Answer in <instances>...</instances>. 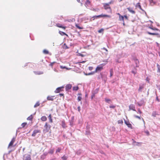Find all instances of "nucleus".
Wrapping results in <instances>:
<instances>
[{
  "label": "nucleus",
  "instance_id": "f257e3e1",
  "mask_svg": "<svg viewBox=\"0 0 160 160\" xmlns=\"http://www.w3.org/2000/svg\"><path fill=\"white\" fill-rule=\"evenodd\" d=\"M103 65L102 64H101L98 65L96 68L94 72H91V75H92L95 72H97L98 71H101L103 69Z\"/></svg>",
  "mask_w": 160,
  "mask_h": 160
},
{
  "label": "nucleus",
  "instance_id": "f03ea898",
  "mask_svg": "<svg viewBox=\"0 0 160 160\" xmlns=\"http://www.w3.org/2000/svg\"><path fill=\"white\" fill-rule=\"evenodd\" d=\"M44 128L43 131L45 132H48L51 128V126L48 124L47 122H46L44 126Z\"/></svg>",
  "mask_w": 160,
  "mask_h": 160
},
{
  "label": "nucleus",
  "instance_id": "7ed1b4c3",
  "mask_svg": "<svg viewBox=\"0 0 160 160\" xmlns=\"http://www.w3.org/2000/svg\"><path fill=\"white\" fill-rule=\"evenodd\" d=\"M64 88L63 86L59 87L57 88L56 90L55 91V92L56 93H59L61 91H63V89Z\"/></svg>",
  "mask_w": 160,
  "mask_h": 160
},
{
  "label": "nucleus",
  "instance_id": "20e7f679",
  "mask_svg": "<svg viewBox=\"0 0 160 160\" xmlns=\"http://www.w3.org/2000/svg\"><path fill=\"white\" fill-rule=\"evenodd\" d=\"M133 60L134 61V62L136 64L135 67L136 68L138 67L139 66V61L138 60L134 57L133 58Z\"/></svg>",
  "mask_w": 160,
  "mask_h": 160
},
{
  "label": "nucleus",
  "instance_id": "39448f33",
  "mask_svg": "<svg viewBox=\"0 0 160 160\" xmlns=\"http://www.w3.org/2000/svg\"><path fill=\"white\" fill-rule=\"evenodd\" d=\"M23 160H31V156L30 155H25L23 156Z\"/></svg>",
  "mask_w": 160,
  "mask_h": 160
},
{
  "label": "nucleus",
  "instance_id": "423d86ee",
  "mask_svg": "<svg viewBox=\"0 0 160 160\" xmlns=\"http://www.w3.org/2000/svg\"><path fill=\"white\" fill-rule=\"evenodd\" d=\"M98 92V89H96L95 90L92 92V95L91 97V99H93L95 96V95Z\"/></svg>",
  "mask_w": 160,
  "mask_h": 160
},
{
  "label": "nucleus",
  "instance_id": "0eeeda50",
  "mask_svg": "<svg viewBox=\"0 0 160 160\" xmlns=\"http://www.w3.org/2000/svg\"><path fill=\"white\" fill-rule=\"evenodd\" d=\"M100 76L102 80L104 81L105 82H106L107 79L106 76L105 74H102L101 73Z\"/></svg>",
  "mask_w": 160,
  "mask_h": 160
},
{
  "label": "nucleus",
  "instance_id": "6e6552de",
  "mask_svg": "<svg viewBox=\"0 0 160 160\" xmlns=\"http://www.w3.org/2000/svg\"><path fill=\"white\" fill-rule=\"evenodd\" d=\"M40 130H35L33 131V133L32 135V137H35L36 134L38 133H40Z\"/></svg>",
  "mask_w": 160,
  "mask_h": 160
},
{
  "label": "nucleus",
  "instance_id": "1a4fd4ad",
  "mask_svg": "<svg viewBox=\"0 0 160 160\" xmlns=\"http://www.w3.org/2000/svg\"><path fill=\"white\" fill-rule=\"evenodd\" d=\"M136 7L137 8H138L140 10L144 12L145 13V14L147 15L146 12L142 8L140 3L139 2H138L137 4Z\"/></svg>",
  "mask_w": 160,
  "mask_h": 160
},
{
  "label": "nucleus",
  "instance_id": "9d476101",
  "mask_svg": "<svg viewBox=\"0 0 160 160\" xmlns=\"http://www.w3.org/2000/svg\"><path fill=\"white\" fill-rule=\"evenodd\" d=\"M72 86L71 84H67L65 87V89L66 91H69L70 89H71Z\"/></svg>",
  "mask_w": 160,
  "mask_h": 160
},
{
  "label": "nucleus",
  "instance_id": "9b49d317",
  "mask_svg": "<svg viewBox=\"0 0 160 160\" xmlns=\"http://www.w3.org/2000/svg\"><path fill=\"white\" fill-rule=\"evenodd\" d=\"M144 84H139V88L138 89V91L139 92H142V89L144 88Z\"/></svg>",
  "mask_w": 160,
  "mask_h": 160
},
{
  "label": "nucleus",
  "instance_id": "f8f14e48",
  "mask_svg": "<svg viewBox=\"0 0 160 160\" xmlns=\"http://www.w3.org/2000/svg\"><path fill=\"white\" fill-rule=\"evenodd\" d=\"M129 110H132L134 111H136L135 108V107L134 105L133 104H130L129 106Z\"/></svg>",
  "mask_w": 160,
  "mask_h": 160
},
{
  "label": "nucleus",
  "instance_id": "ddd939ff",
  "mask_svg": "<svg viewBox=\"0 0 160 160\" xmlns=\"http://www.w3.org/2000/svg\"><path fill=\"white\" fill-rule=\"evenodd\" d=\"M124 122L125 124L127 125L128 128L131 129L132 128V125L129 123L128 121H127L126 120H124Z\"/></svg>",
  "mask_w": 160,
  "mask_h": 160
},
{
  "label": "nucleus",
  "instance_id": "4468645a",
  "mask_svg": "<svg viewBox=\"0 0 160 160\" xmlns=\"http://www.w3.org/2000/svg\"><path fill=\"white\" fill-rule=\"evenodd\" d=\"M15 138H16L15 137H13L11 141L10 142L9 144V145H8L9 147L12 146L13 145V143L15 141Z\"/></svg>",
  "mask_w": 160,
  "mask_h": 160
},
{
  "label": "nucleus",
  "instance_id": "2eb2a0df",
  "mask_svg": "<svg viewBox=\"0 0 160 160\" xmlns=\"http://www.w3.org/2000/svg\"><path fill=\"white\" fill-rule=\"evenodd\" d=\"M144 102V100L142 99L139 102H137V104L139 106H141Z\"/></svg>",
  "mask_w": 160,
  "mask_h": 160
},
{
  "label": "nucleus",
  "instance_id": "dca6fc26",
  "mask_svg": "<svg viewBox=\"0 0 160 160\" xmlns=\"http://www.w3.org/2000/svg\"><path fill=\"white\" fill-rule=\"evenodd\" d=\"M48 154V153L47 152H44L43 154L41 156V159L44 160L45 159Z\"/></svg>",
  "mask_w": 160,
  "mask_h": 160
},
{
  "label": "nucleus",
  "instance_id": "f3484780",
  "mask_svg": "<svg viewBox=\"0 0 160 160\" xmlns=\"http://www.w3.org/2000/svg\"><path fill=\"white\" fill-rule=\"evenodd\" d=\"M85 5L87 8H89L90 7V1L87 0L86 2Z\"/></svg>",
  "mask_w": 160,
  "mask_h": 160
},
{
  "label": "nucleus",
  "instance_id": "a211bd4d",
  "mask_svg": "<svg viewBox=\"0 0 160 160\" xmlns=\"http://www.w3.org/2000/svg\"><path fill=\"white\" fill-rule=\"evenodd\" d=\"M54 97H55V96H48L47 97V100H49V101H52L53 100V98Z\"/></svg>",
  "mask_w": 160,
  "mask_h": 160
},
{
  "label": "nucleus",
  "instance_id": "6ab92c4d",
  "mask_svg": "<svg viewBox=\"0 0 160 160\" xmlns=\"http://www.w3.org/2000/svg\"><path fill=\"white\" fill-rule=\"evenodd\" d=\"M147 33L148 34L150 35H157V36L160 35L159 34H158V33H152V32H147Z\"/></svg>",
  "mask_w": 160,
  "mask_h": 160
},
{
  "label": "nucleus",
  "instance_id": "aec40b11",
  "mask_svg": "<svg viewBox=\"0 0 160 160\" xmlns=\"http://www.w3.org/2000/svg\"><path fill=\"white\" fill-rule=\"evenodd\" d=\"M90 134V132L89 130V127L87 126L86 127V134L89 135Z\"/></svg>",
  "mask_w": 160,
  "mask_h": 160
},
{
  "label": "nucleus",
  "instance_id": "412c9836",
  "mask_svg": "<svg viewBox=\"0 0 160 160\" xmlns=\"http://www.w3.org/2000/svg\"><path fill=\"white\" fill-rule=\"evenodd\" d=\"M127 9L128 10L129 12H131L132 14H134L135 13V12L134 11H133V10H132L131 8H127Z\"/></svg>",
  "mask_w": 160,
  "mask_h": 160
},
{
  "label": "nucleus",
  "instance_id": "4be33fe9",
  "mask_svg": "<svg viewBox=\"0 0 160 160\" xmlns=\"http://www.w3.org/2000/svg\"><path fill=\"white\" fill-rule=\"evenodd\" d=\"M56 26H57V27L60 28H62L64 29H65L66 28V27L62 26V25H61L59 23L56 24Z\"/></svg>",
  "mask_w": 160,
  "mask_h": 160
},
{
  "label": "nucleus",
  "instance_id": "5701e85b",
  "mask_svg": "<svg viewBox=\"0 0 160 160\" xmlns=\"http://www.w3.org/2000/svg\"><path fill=\"white\" fill-rule=\"evenodd\" d=\"M99 16L100 18L103 17H107L108 18H110V15H106V14H102L101 15H99Z\"/></svg>",
  "mask_w": 160,
  "mask_h": 160
},
{
  "label": "nucleus",
  "instance_id": "b1692460",
  "mask_svg": "<svg viewBox=\"0 0 160 160\" xmlns=\"http://www.w3.org/2000/svg\"><path fill=\"white\" fill-rule=\"evenodd\" d=\"M62 126L63 128H65L66 127L64 120H62Z\"/></svg>",
  "mask_w": 160,
  "mask_h": 160
},
{
  "label": "nucleus",
  "instance_id": "393cba45",
  "mask_svg": "<svg viewBox=\"0 0 160 160\" xmlns=\"http://www.w3.org/2000/svg\"><path fill=\"white\" fill-rule=\"evenodd\" d=\"M119 15V19L120 21H124V17L123 16L121 15L119 13H118Z\"/></svg>",
  "mask_w": 160,
  "mask_h": 160
},
{
  "label": "nucleus",
  "instance_id": "a878e982",
  "mask_svg": "<svg viewBox=\"0 0 160 160\" xmlns=\"http://www.w3.org/2000/svg\"><path fill=\"white\" fill-rule=\"evenodd\" d=\"M59 33L62 36H64V35H66V36H68V35L66 34V33L64 32L59 31Z\"/></svg>",
  "mask_w": 160,
  "mask_h": 160
},
{
  "label": "nucleus",
  "instance_id": "bb28decb",
  "mask_svg": "<svg viewBox=\"0 0 160 160\" xmlns=\"http://www.w3.org/2000/svg\"><path fill=\"white\" fill-rule=\"evenodd\" d=\"M103 6L104 9L106 10H107L108 8L110 9V8L109 7V6L106 5V3H105L104 4Z\"/></svg>",
  "mask_w": 160,
  "mask_h": 160
},
{
  "label": "nucleus",
  "instance_id": "cd10ccee",
  "mask_svg": "<svg viewBox=\"0 0 160 160\" xmlns=\"http://www.w3.org/2000/svg\"><path fill=\"white\" fill-rule=\"evenodd\" d=\"M47 119V117L45 116H42L41 118V120L43 121H45Z\"/></svg>",
  "mask_w": 160,
  "mask_h": 160
},
{
  "label": "nucleus",
  "instance_id": "c85d7f7f",
  "mask_svg": "<svg viewBox=\"0 0 160 160\" xmlns=\"http://www.w3.org/2000/svg\"><path fill=\"white\" fill-rule=\"evenodd\" d=\"M157 66L158 68L157 72L160 73V66L157 63Z\"/></svg>",
  "mask_w": 160,
  "mask_h": 160
},
{
  "label": "nucleus",
  "instance_id": "c756f323",
  "mask_svg": "<svg viewBox=\"0 0 160 160\" xmlns=\"http://www.w3.org/2000/svg\"><path fill=\"white\" fill-rule=\"evenodd\" d=\"M34 72L36 74H38V75H40L42 74L43 73V72H36V71H34Z\"/></svg>",
  "mask_w": 160,
  "mask_h": 160
},
{
  "label": "nucleus",
  "instance_id": "7c9ffc66",
  "mask_svg": "<svg viewBox=\"0 0 160 160\" xmlns=\"http://www.w3.org/2000/svg\"><path fill=\"white\" fill-rule=\"evenodd\" d=\"M32 115H31L27 118V120H32Z\"/></svg>",
  "mask_w": 160,
  "mask_h": 160
},
{
  "label": "nucleus",
  "instance_id": "2f4dec72",
  "mask_svg": "<svg viewBox=\"0 0 160 160\" xmlns=\"http://www.w3.org/2000/svg\"><path fill=\"white\" fill-rule=\"evenodd\" d=\"M157 115L156 111L153 112L152 113V116L154 117H156Z\"/></svg>",
  "mask_w": 160,
  "mask_h": 160
},
{
  "label": "nucleus",
  "instance_id": "473e14b6",
  "mask_svg": "<svg viewBox=\"0 0 160 160\" xmlns=\"http://www.w3.org/2000/svg\"><path fill=\"white\" fill-rule=\"evenodd\" d=\"M105 102L108 103H110V102L111 101V100L110 99H108V98H105Z\"/></svg>",
  "mask_w": 160,
  "mask_h": 160
},
{
  "label": "nucleus",
  "instance_id": "72a5a7b5",
  "mask_svg": "<svg viewBox=\"0 0 160 160\" xmlns=\"http://www.w3.org/2000/svg\"><path fill=\"white\" fill-rule=\"evenodd\" d=\"M79 89L78 87L77 86L73 87V91H77Z\"/></svg>",
  "mask_w": 160,
  "mask_h": 160
},
{
  "label": "nucleus",
  "instance_id": "f704fd0d",
  "mask_svg": "<svg viewBox=\"0 0 160 160\" xmlns=\"http://www.w3.org/2000/svg\"><path fill=\"white\" fill-rule=\"evenodd\" d=\"M43 53H44L45 54H48L49 52L47 50H46V49H44L43 51Z\"/></svg>",
  "mask_w": 160,
  "mask_h": 160
},
{
  "label": "nucleus",
  "instance_id": "c9c22d12",
  "mask_svg": "<svg viewBox=\"0 0 160 160\" xmlns=\"http://www.w3.org/2000/svg\"><path fill=\"white\" fill-rule=\"evenodd\" d=\"M40 105V103H39V102H38L36 104H35L34 105V108H36L38 106H39Z\"/></svg>",
  "mask_w": 160,
  "mask_h": 160
},
{
  "label": "nucleus",
  "instance_id": "e433bc0d",
  "mask_svg": "<svg viewBox=\"0 0 160 160\" xmlns=\"http://www.w3.org/2000/svg\"><path fill=\"white\" fill-rule=\"evenodd\" d=\"M92 18H93V20H94L95 18H100V16L99 15H97V16H94L92 17Z\"/></svg>",
  "mask_w": 160,
  "mask_h": 160
},
{
  "label": "nucleus",
  "instance_id": "4c0bfd02",
  "mask_svg": "<svg viewBox=\"0 0 160 160\" xmlns=\"http://www.w3.org/2000/svg\"><path fill=\"white\" fill-rule=\"evenodd\" d=\"M68 158V157L64 155L62 157V159L63 160H66Z\"/></svg>",
  "mask_w": 160,
  "mask_h": 160
},
{
  "label": "nucleus",
  "instance_id": "58836bf2",
  "mask_svg": "<svg viewBox=\"0 0 160 160\" xmlns=\"http://www.w3.org/2000/svg\"><path fill=\"white\" fill-rule=\"evenodd\" d=\"M110 77H111L113 74V71L112 69H111L110 70Z\"/></svg>",
  "mask_w": 160,
  "mask_h": 160
},
{
  "label": "nucleus",
  "instance_id": "ea45409f",
  "mask_svg": "<svg viewBox=\"0 0 160 160\" xmlns=\"http://www.w3.org/2000/svg\"><path fill=\"white\" fill-rule=\"evenodd\" d=\"M132 73H133L134 74V75H135V74L137 73L136 69L135 68L134 70H132Z\"/></svg>",
  "mask_w": 160,
  "mask_h": 160
},
{
  "label": "nucleus",
  "instance_id": "a19ab883",
  "mask_svg": "<svg viewBox=\"0 0 160 160\" xmlns=\"http://www.w3.org/2000/svg\"><path fill=\"white\" fill-rule=\"evenodd\" d=\"M149 28L152 30H158V29L157 28H152V27H149Z\"/></svg>",
  "mask_w": 160,
  "mask_h": 160
},
{
  "label": "nucleus",
  "instance_id": "79ce46f5",
  "mask_svg": "<svg viewBox=\"0 0 160 160\" xmlns=\"http://www.w3.org/2000/svg\"><path fill=\"white\" fill-rule=\"evenodd\" d=\"M27 124V123L26 122H23L21 124L22 128H24Z\"/></svg>",
  "mask_w": 160,
  "mask_h": 160
},
{
  "label": "nucleus",
  "instance_id": "37998d69",
  "mask_svg": "<svg viewBox=\"0 0 160 160\" xmlns=\"http://www.w3.org/2000/svg\"><path fill=\"white\" fill-rule=\"evenodd\" d=\"M61 148H58L56 150V153H57V152H60V151H61Z\"/></svg>",
  "mask_w": 160,
  "mask_h": 160
},
{
  "label": "nucleus",
  "instance_id": "c03bdc74",
  "mask_svg": "<svg viewBox=\"0 0 160 160\" xmlns=\"http://www.w3.org/2000/svg\"><path fill=\"white\" fill-rule=\"evenodd\" d=\"M91 10H93L95 12H98V11L99 9H94L92 8H91Z\"/></svg>",
  "mask_w": 160,
  "mask_h": 160
},
{
  "label": "nucleus",
  "instance_id": "a18cd8bd",
  "mask_svg": "<svg viewBox=\"0 0 160 160\" xmlns=\"http://www.w3.org/2000/svg\"><path fill=\"white\" fill-rule=\"evenodd\" d=\"M74 121H72L71 120L70 121V126H72L73 125V122Z\"/></svg>",
  "mask_w": 160,
  "mask_h": 160
},
{
  "label": "nucleus",
  "instance_id": "49530a36",
  "mask_svg": "<svg viewBox=\"0 0 160 160\" xmlns=\"http://www.w3.org/2000/svg\"><path fill=\"white\" fill-rule=\"evenodd\" d=\"M48 117L49 118V120H50V122H52V119L51 118V114H50L48 116Z\"/></svg>",
  "mask_w": 160,
  "mask_h": 160
},
{
  "label": "nucleus",
  "instance_id": "de8ad7c7",
  "mask_svg": "<svg viewBox=\"0 0 160 160\" xmlns=\"http://www.w3.org/2000/svg\"><path fill=\"white\" fill-rule=\"evenodd\" d=\"M56 62H52L49 65L52 67L53 65V64L55 63Z\"/></svg>",
  "mask_w": 160,
  "mask_h": 160
},
{
  "label": "nucleus",
  "instance_id": "09e8293b",
  "mask_svg": "<svg viewBox=\"0 0 160 160\" xmlns=\"http://www.w3.org/2000/svg\"><path fill=\"white\" fill-rule=\"evenodd\" d=\"M134 117L136 118H138L139 119H141V118L140 117L136 115H134Z\"/></svg>",
  "mask_w": 160,
  "mask_h": 160
},
{
  "label": "nucleus",
  "instance_id": "8fccbe9b",
  "mask_svg": "<svg viewBox=\"0 0 160 160\" xmlns=\"http://www.w3.org/2000/svg\"><path fill=\"white\" fill-rule=\"evenodd\" d=\"M103 30L104 29L103 28H101L98 31V32L99 33H101L103 31Z\"/></svg>",
  "mask_w": 160,
  "mask_h": 160
},
{
  "label": "nucleus",
  "instance_id": "3c124183",
  "mask_svg": "<svg viewBox=\"0 0 160 160\" xmlns=\"http://www.w3.org/2000/svg\"><path fill=\"white\" fill-rule=\"evenodd\" d=\"M149 1L150 4L152 3L155 4V2L153 0H149Z\"/></svg>",
  "mask_w": 160,
  "mask_h": 160
},
{
  "label": "nucleus",
  "instance_id": "603ef678",
  "mask_svg": "<svg viewBox=\"0 0 160 160\" xmlns=\"http://www.w3.org/2000/svg\"><path fill=\"white\" fill-rule=\"evenodd\" d=\"M102 49L105 50L106 51V52H105V53L106 54H107L108 51V50L106 48L104 47L103 48H102Z\"/></svg>",
  "mask_w": 160,
  "mask_h": 160
},
{
  "label": "nucleus",
  "instance_id": "864d4df0",
  "mask_svg": "<svg viewBox=\"0 0 160 160\" xmlns=\"http://www.w3.org/2000/svg\"><path fill=\"white\" fill-rule=\"evenodd\" d=\"M82 99V97L80 96H79L78 97V101H80Z\"/></svg>",
  "mask_w": 160,
  "mask_h": 160
},
{
  "label": "nucleus",
  "instance_id": "5fc2aeb1",
  "mask_svg": "<svg viewBox=\"0 0 160 160\" xmlns=\"http://www.w3.org/2000/svg\"><path fill=\"white\" fill-rule=\"evenodd\" d=\"M116 107V105H110L109 106V108H114Z\"/></svg>",
  "mask_w": 160,
  "mask_h": 160
},
{
  "label": "nucleus",
  "instance_id": "6e6d98bb",
  "mask_svg": "<svg viewBox=\"0 0 160 160\" xmlns=\"http://www.w3.org/2000/svg\"><path fill=\"white\" fill-rule=\"evenodd\" d=\"M78 56H81L82 57H83L84 56V55L83 54H82V53H78Z\"/></svg>",
  "mask_w": 160,
  "mask_h": 160
},
{
  "label": "nucleus",
  "instance_id": "4d7b16f0",
  "mask_svg": "<svg viewBox=\"0 0 160 160\" xmlns=\"http://www.w3.org/2000/svg\"><path fill=\"white\" fill-rule=\"evenodd\" d=\"M145 132L146 133V134H147V135H148H148H149V132L148 131H145Z\"/></svg>",
  "mask_w": 160,
  "mask_h": 160
},
{
  "label": "nucleus",
  "instance_id": "13d9d810",
  "mask_svg": "<svg viewBox=\"0 0 160 160\" xmlns=\"http://www.w3.org/2000/svg\"><path fill=\"white\" fill-rule=\"evenodd\" d=\"M76 27L78 28L79 29H81L82 28L80 27V26H79L77 24H76Z\"/></svg>",
  "mask_w": 160,
  "mask_h": 160
},
{
  "label": "nucleus",
  "instance_id": "bf43d9fd",
  "mask_svg": "<svg viewBox=\"0 0 160 160\" xmlns=\"http://www.w3.org/2000/svg\"><path fill=\"white\" fill-rule=\"evenodd\" d=\"M118 122V123H123V121L122 120H119Z\"/></svg>",
  "mask_w": 160,
  "mask_h": 160
},
{
  "label": "nucleus",
  "instance_id": "052dcab7",
  "mask_svg": "<svg viewBox=\"0 0 160 160\" xmlns=\"http://www.w3.org/2000/svg\"><path fill=\"white\" fill-rule=\"evenodd\" d=\"M112 3V1L108 3H106V5L109 6L110 4H111Z\"/></svg>",
  "mask_w": 160,
  "mask_h": 160
},
{
  "label": "nucleus",
  "instance_id": "680f3d73",
  "mask_svg": "<svg viewBox=\"0 0 160 160\" xmlns=\"http://www.w3.org/2000/svg\"><path fill=\"white\" fill-rule=\"evenodd\" d=\"M84 73L85 75H90V72L88 73H86L85 72H84Z\"/></svg>",
  "mask_w": 160,
  "mask_h": 160
},
{
  "label": "nucleus",
  "instance_id": "e2e57ef3",
  "mask_svg": "<svg viewBox=\"0 0 160 160\" xmlns=\"http://www.w3.org/2000/svg\"><path fill=\"white\" fill-rule=\"evenodd\" d=\"M124 18L128 20V17L126 15H125L123 16Z\"/></svg>",
  "mask_w": 160,
  "mask_h": 160
},
{
  "label": "nucleus",
  "instance_id": "0e129e2a",
  "mask_svg": "<svg viewBox=\"0 0 160 160\" xmlns=\"http://www.w3.org/2000/svg\"><path fill=\"white\" fill-rule=\"evenodd\" d=\"M64 45H65V47H64V48L65 49H68V47L66 45V44L65 43H64Z\"/></svg>",
  "mask_w": 160,
  "mask_h": 160
},
{
  "label": "nucleus",
  "instance_id": "69168bd1",
  "mask_svg": "<svg viewBox=\"0 0 160 160\" xmlns=\"http://www.w3.org/2000/svg\"><path fill=\"white\" fill-rule=\"evenodd\" d=\"M53 152V151L52 150H50L49 152V153H51V154H52Z\"/></svg>",
  "mask_w": 160,
  "mask_h": 160
},
{
  "label": "nucleus",
  "instance_id": "338daca9",
  "mask_svg": "<svg viewBox=\"0 0 160 160\" xmlns=\"http://www.w3.org/2000/svg\"><path fill=\"white\" fill-rule=\"evenodd\" d=\"M138 112L140 114H141L142 113V111L139 109H138Z\"/></svg>",
  "mask_w": 160,
  "mask_h": 160
},
{
  "label": "nucleus",
  "instance_id": "774afa93",
  "mask_svg": "<svg viewBox=\"0 0 160 160\" xmlns=\"http://www.w3.org/2000/svg\"><path fill=\"white\" fill-rule=\"evenodd\" d=\"M78 111L79 112L80 111V106H78Z\"/></svg>",
  "mask_w": 160,
  "mask_h": 160
}]
</instances>
